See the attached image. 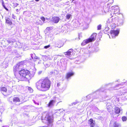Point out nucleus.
I'll use <instances>...</instances> for the list:
<instances>
[{
    "mask_svg": "<svg viewBox=\"0 0 127 127\" xmlns=\"http://www.w3.org/2000/svg\"><path fill=\"white\" fill-rule=\"evenodd\" d=\"M110 124L112 125V127H121V124L117 122L116 121H111Z\"/></svg>",
    "mask_w": 127,
    "mask_h": 127,
    "instance_id": "obj_6",
    "label": "nucleus"
},
{
    "mask_svg": "<svg viewBox=\"0 0 127 127\" xmlns=\"http://www.w3.org/2000/svg\"><path fill=\"white\" fill-rule=\"evenodd\" d=\"M73 26L75 28L77 27L78 26V25L76 22H74L73 24Z\"/></svg>",
    "mask_w": 127,
    "mask_h": 127,
    "instance_id": "obj_30",
    "label": "nucleus"
},
{
    "mask_svg": "<svg viewBox=\"0 0 127 127\" xmlns=\"http://www.w3.org/2000/svg\"><path fill=\"white\" fill-rule=\"evenodd\" d=\"M118 18L117 17H115L114 18H112L111 22L113 24H114V27L116 26V24H118Z\"/></svg>",
    "mask_w": 127,
    "mask_h": 127,
    "instance_id": "obj_10",
    "label": "nucleus"
},
{
    "mask_svg": "<svg viewBox=\"0 0 127 127\" xmlns=\"http://www.w3.org/2000/svg\"><path fill=\"white\" fill-rule=\"evenodd\" d=\"M58 72L57 70H54L50 72V74L54 75H57L58 73Z\"/></svg>",
    "mask_w": 127,
    "mask_h": 127,
    "instance_id": "obj_16",
    "label": "nucleus"
},
{
    "mask_svg": "<svg viewBox=\"0 0 127 127\" xmlns=\"http://www.w3.org/2000/svg\"><path fill=\"white\" fill-rule=\"evenodd\" d=\"M115 109L116 114H118L120 112L121 110L119 108L117 107H115Z\"/></svg>",
    "mask_w": 127,
    "mask_h": 127,
    "instance_id": "obj_18",
    "label": "nucleus"
},
{
    "mask_svg": "<svg viewBox=\"0 0 127 127\" xmlns=\"http://www.w3.org/2000/svg\"><path fill=\"white\" fill-rule=\"evenodd\" d=\"M58 99V98L57 97L55 98V100H51L49 103L48 104V106L50 107H51L53 106L54 104L55 103L57 102V100Z\"/></svg>",
    "mask_w": 127,
    "mask_h": 127,
    "instance_id": "obj_8",
    "label": "nucleus"
},
{
    "mask_svg": "<svg viewBox=\"0 0 127 127\" xmlns=\"http://www.w3.org/2000/svg\"><path fill=\"white\" fill-rule=\"evenodd\" d=\"M33 102L36 104L38 105H39V103L37 102H36L35 100H33Z\"/></svg>",
    "mask_w": 127,
    "mask_h": 127,
    "instance_id": "obj_33",
    "label": "nucleus"
},
{
    "mask_svg": "<svg viewBox=\"0 0 127 127\" xmlns=\"http://www.w3.org/2000/svg\"><path fill=\"white\" fill-rule=\"evenodd\" d=\"M117 81L118 82V80H117V81H116V82H117Z\"/></svg>",
    "mask_w": 127,
    "mask_h": 127,
    "instance_id": "obj_60",
    "label": "nucleus"
},
{
    "mask_svg": "<svg viewBox=\"0 0 127 127\" xmlns=\"http://www.w3.org/2000/svg\"><path fill=\"white\" fill-rule=\"evenodd\" d=\"M34 54L33 55L32 54H31V57L32 59H33L34 61H35V60L37 59V57H34V58H33V56H34Z\"/></svg>",
    "mask_w": 127,
    "mask_h": 127,
    "instance_id": "obj_25",
    "label": "nucleus"
},
{
    "mask_svg": "<svg viewBox=\"0 0 127 127\" xmlns=\"http://www.w3.org/2000/svg\"><path fill=\"white\" fill-rule=\"evenodd\" d=\"M112 25H111V26H112Z\"/></svg>",
    "mask_w": 127,
    "mask_h": 127,
    "instance_id": "obj_62",
    "label": "nucleus"
},
{
    "mask_svg": "<svg viewBox=\"0 0 127 127\" xmlns=\"http://www.w3.org/2000/svg\"><path fill=\"white\" fill-rule=\"evenodd\" d=\"M97 98V97H96L95 98Z\"/></svg>",
    "mask_w": 127,
    "mask_h": 127,
    "instance_id": "obj_59",
    "label": "nucleus"
},
{
    "mask_svg": "<svg viewBox=\"0 0 127 127\" xmlns=\"http://www.w3.org/2000/svg\"><path fill=\"white\" fill-rule=\"evenodd\" d=\"M42 116L43 117H45V119L47 120L49 123L52 122L53 120V116L48 113L47 112H43Z\"/></svg>",
    "mask_w": 127,
    "mask_h": 127,
    "instance_id": "obj_4",
    "label": "nucleus"
},
{
    "mask_svg": "<svg viewBox=\"0 0 127 127\" xmlns=\"http://www.w3.org/2000/svg\"><path fill=\"white\" fill-rule=\"evenodd\" d=\"M88 123L91 127H93L95 125V121L92 119H91L88 120Z\"/></svg>",
    "mask_w": 127,
    "mask_h": 127,
    "instance_id": "obj_9",
    "label": "nucleus"
},
{
    "mask_svg": "<svg viewBox=\"0 0 127 127\" xmlns=\"http://www.w3.org/2000/svg\"><path fill=\"white\" fill-rule=\"evenodd\" d=\"M48 31V30H47V31H46V30H45V32H48V31Z\"/></svg>",
    "mask_w": 127,
    "mask_h": 127,
    "instance_id": "obj_50",
    "label": "nucleus"
},
{
    "mask_svg": "<svg viewBox=\"0 0 127 127\" xmlns=\"http://www.w3.org/2000/svg\"><path fill=\"white\" fill-rule=\"evenodd\" d=\"M20 101L19 98L16 97H15L13 98V103L15 104L17 102H19Z\"/></svg>",
    "mask_w": 127,
    "mask_h": 127,
    "instance_id": "obj_15",
    "label": "nucleus"
},
{
    "mask_svg": "<svg viewBox=\"0 0 127 127\" xmlns=\"http://www.w3.org/2000/svg\"><path fill=\"white\" fill-rule=\"evenodd\" d=\"M42 71H39L38 72V75H40V74H41L42 73Z\"/></svg>",
    "mask_w": 127,
    "mask_h": 127,
    "instance_id": "obj_42",
    "label": "nucleus"
},
{
    "mask_svg": "<svg viewBox=\"0 0 127 127\" xmlns=\"http://www.w3.org/2000/svg\"><path fill=\"white\" fill-rule=\"evenodd\" d=\"M57 86L58 87H59V86H60V83H57Z\"/></svg>",
    "mask_w": 127,
    "mask_h": 127,
    "instance_id": "obj_47",
    "label": "nucleus"
},
{
    "mask_svg": "<svg viewBox=\"0 0 127 127\" xmlns=\"http://www.w3.org/2000/svg\"><path fill=\"white\" fill-rule=\"evenodd\" d=\"M12 17L13 18L15 19L16 18V17L13 14L12 15Z\"/></svg>",
    "mask_w": 127,
    "mask_h": 127,
    "instance_id": "obj_41",
    "label": "nucleus"
},
{
    "mask_svg": "<svg viewBox=\"0 0 127 127\" xmlns=\"http://www.w3.org/2000/svg\"><path fill=\"white\" fill-rule=\"evenodd\" d=\"M57 57H55L54 58V59L55 60V59H57Z\"/></svg>",
    "mask_w": 127,
    "mask_h": 127,
    "instance_id": "obj_53",
    "label": "nucleus"
},
{
    "mask_svg": "<svg viewBox=\"0 0 127 127\" xmlns=\"http://www.w3.org/2000/svg\"><path fill=\"white\" fill-rule=\"evenodd\" d=\"M60 19L59 18V17H55L52 18V20L54 23H57L59 22Z\"/></svg>",
    "mask_w": 127,
    "mask_h": 127,
    "instance_id": "obj_13",
    "label": "nucleus"
},
{
    "mask_svg": "<svg viewBox=\"0 0 127 127\" xmlns=\"http://www.w3.org/2000/svg\"><path fill=\"white\" fill-rule=\"evenodd\" d=\"M120 30L118 29L116 30H113L110 32L111 37L109 36L110 38H115L116 36L118 35L119 32Z\"/></svg>",
    "mask_w": 127,
    "mask_h": 127,
    "instance_id": "obj_5",
    "label": "nucleus"
},
{
    "mask_svg": "<svg viewBox=\"0 0 127 127\" xmlns=\"http://www.w3.org/2000/svg\"><path fill=\"white\" fill-rule=\"evenodd\" d=\"M45 67H48L49 66V65L48 64H46L45 65Z\"/></svg>",
    "mask_w": 127,
    "mask_h": 127,
    "instance_id": "obj_43",
    "label": "nucleus"
},
{
    "mask_svg": "<svg viewBox=\"0 0 127 127\" xmlns=\"http://www.w3.org/2000/svg\"><path fill=\"white\" fill-rule=\"evenodd\" d=\"M61 121H59L57 122V124H59L60 123V122H61Z\"/></svg>",
    "mask_w": 127,
    "mask_h": 127,
    "instance_id": "obj_45",
    "label": "nucleus"
},
{
    "mask_svg": "<svg viewBox=\"0 0 127 127\" xmlns=\"http://www.w3.org/2000/svg\"><path fill=\"white\" fill-rule=\"evenodd\" d=\"M116 6H112L111 7V9L112 10H114V9H115Z\"/></svg>",
    "mask_w": 127,
    "mask_h": 127,
    "instance_id": "obj_38",
    "label": "nucleus"
},
{
    "mask_svg": "<svg viewBox=\"0 0 127 127\" xmlns=\"http://www.w3.org/2000/svg\"><path fill=\"white\" fill-rule=\"evenodd\" d=\"M78 102H74L73 103H72L71 104V105H75L76 104H77Z\"/></svg>",
    "mask_w": 127,
    "mask_h": 127,
    "instance_id": "obj_36",
    "label": "nucleus"
},
{
    "mask_svg": "<svg viewBox=\"0 0 127 127\" xmlns=\"http://www.w3.org/2000/svg\"><path fill=\"white\" fill-rule=\"evenodd\" d=\"M12 4H13V6H14V7H17L19 5L18 3L15 2H13Z\"/></svg>",
    "mask_w": 127,
    "mask_h": 127,
    "instance_id": "obj_23",
    "label": "nucleus"
},
{
    "mask_svg": "<svg viewBox=\"0 0 127 127\" xmlns=\"http://www.w3.org/2000/svg\"><path fill=\"white\" fill-rule=\"evenodd\" d=\"M74 74V73L72 72L68 73L66 74V78L67 79H70V77L73 76Z\"/></svg>",
    "mask_w": 127,
    "mask_h": 127,
    "instance_id": "obj_14",
    "label": "nucleus"
},
{
    "mask_svg": "<svg viewBox=\"0 0 127 127\" xmlns=\"http://www.w3.org/2000/svg\"><path fill=\"white\" fill-rule=\"evenodd\" d=\"M104 91V89L103 88L101 87L100 89H98L96 91V93L98 92L100 93V92H103Z\"/></svg>",
    "mask_w": 127,
    "mask_h": 127,
    "instance_id": "obj_20",
    "label": "nucleus"
},
{
    "mask_svg": "<svg viewBox=\"0 0 127 127\" xmlns=\"http://www.w3.org/2000/svg\"><path fill=\"white\" fill-rule=\"evenodd\" d=\"M105 29H106V30H109L108 28H105Z\"/></svg>",
    "mask_w": 127,
    "mask_h": 127,
    "instance_id": "obj_52",
    "label": "nucleus"
},
{
    "mask_svg": "<svg viewBox=\"0 0 127 127\" xmlns=\"http://www.w3.org/2000/svg\"><path fill=\"white\" fill-rule=\"evenodd\" d=\"M90 95H88L87 96V97L88 98L90 96Z\"/></svg>",
    "mask_w": 127,
    "mask_h": 127,
    "instance_id": "obj_49",
    "label": "nucleus"
},
{
    "mask_svg": "<svg viewBox=\"0 0 127 127\" xmlns=\"http://www.w3.org/2000/svg\"><path fill=\"white\" fill-rule=\"evenodd\" d=\"M59 102H58V103H59Z\"/></svg>",
    "mask_w": 127,
    "mask_h": 127,
    "instance_id": "obj_63",
    "label": "nucleus"
},
{
    "mask_svg": "<svg viewBox=\"0 0 127 127\" xmlns=\"http://www.w3.org/2000/svg\"><path fill=\"white\" fill-rule=\"evenodd\" d=\"M126 83V82H122L121 83L119 84V85L120 86H122L124 85V84Z\"/></svg>",
    "mask_w": 127,
    "mask_h": 127,
    "instance_id": "obj_39",
    "label": "nucleus"
},
{
    "mask_svg": "<svg viewBox=\"0 0 127 127\" xmlns=\"http://www.w3.org/2000/svg\"><path fill=\"white\" fill-rule=\"evenodd\" d=\"M25 115V113H24V115Z\"/></svg>",
    "mask_w": 127,
    "mask_h": 127,
    "instance_id": "obj_64",
    "label": "nucleus"
},
{
    "mask_svg": "<svg viewBox=\"0 0 127 127\" xmlns=\"http://www.w3.org/2000/svg\"><path fill=\"white\" fill-rule=\"evenodd\" d=\"M48 31V30H47V31H46V30H45V32H48V31Z\"/></svg>",
    "mask_w": 127,
    "mask_h": 127,
    "instance_id": "obj_51",
    "label": "nucleus"
},
{
    "mask_svg": "<svg viewBox=\"0 0 127 127\" xmlns=\"http://www.w3.org/2000/svg\"><path fill=\"white\" fill-rule=\"evenodd\" d=\"M51 82L47 78L40 80L35 83L36 87L39 90L45 91L48 90L50 86Z\"/></svg>",
    "mask_w": 127,
    "mask_h": 127,
    "instance_id": "obj_2",
    "label": "nucleus"
},
{
    "mask_svg": "<svg viewBox=\"0 0 127 127\" xmlns=\"http://www.w3.org/2000/svg\"><path fill=\"white\" fill-rule=\"evenodd\" d=\"M119 86H120L119 85V84H117L116 85L115 87H113V88H112V89H114V90H115V88L116 87H119Z\"/></svg>",
    "mask_w": 127,
    "mask_h": 127,
    "instance_id": "obj_34",
    "label": "nucleus"
},
{
    "mask_svg": "<svg viewBox=\"0 0 127 127\" xmlns=\"http://www.w3.org/2000/svg\"><path fill=\"white\" fill-rule=\"evenodd\" d=\"M118 24L119 25H123L124 23V20L122 19L118 18Z\"/></svg>",
    "mask_w": 127,
    "mask_h": 127,
    "instance_id": "obj_17",
    "label": "nucleus"
},
{
    "mask_svg": "<svg viewBox=\"0 0 127 127\" xmlns=\"http://www.w3.org/2000/svg\"><path fill=\"white\" fill-rule=\"evenodd\" d=\"M28 90H29L31 92H32L33 91V90L30 87H29L28 88Z\"/></svg>",
    "mask_w": 127,
    "mask_h": 127,
    "instance_id": "obj_32",
    "label": "nucleus"
},
{
    "mask_svg": "<svg viewBox=\"0 0 127 127\" xmlns=\"http://www.w3.org/2000/svg\"><path fill=\"white\" fill-rule=\"evenodd\" d=\"M14 127H22L19 126V127L17 125H15L14 126Z\"/></svg>",
    "mask_w": 127,
    "mask_h": 127,
    "instance_id": "obj_44",
    "label": "nucleus"
},
{
    "mask_svg": "<svg viewBox=\"0 0 127 127\" xmlns=\"http://www.w3.org/2000/svg\"><path fill=\"white\" fill-rule=\"evenodd\" d=\"M26 115H28V114H26Z\"/></svg>",
    "mask_w": 127,
    "mask_h": 127,
    "instance_id": "obj_61",
    "label": "nucleus"
},
{
    "mask_svg": "<svg viewBox=\"0 0 127 127\" xmlns=\"http://www.w3.org/2000/svg\"><path fill=\"white\" fill-rule=\"evenodd\" d=\"M5 23L9 25H11L12 24V22L11 20L9 17H6Z\"/></svg>",
    "mask_w": 127,
    "mask_h": 127,
    "instance_id": "obj_12",
    "label": "nucleus"
},
{
    "mask_svg": "<svg viewBox=\"0 0 127 127\" xmlns=\"http://www.w3.org/2000/svg\"><path fill=\"white\" fill-rule=\"evenodd\" d=\"M122 119L123 121H125L127 120V118L125 116H123L122 117Z\"/></svg>",
    "mask_w": 127,
    "mask_h": 127,
    "instance_id": "obj_28",
    "label": "nucleus"
},
{
    "mask_svg": "<svg viewBox=\"0 0 127 127\" xmlns=\"http://www.w3.org/2000/svg\"><path fill=\"white\" fill-rule=\"evenodd\" d=\"M102 100H100V101H102Z\"/></svg>",
    "mask_w": 127,
    "mask_h": 127,
    "instance_id": "obj_56",
    "label": "nucleus"
},
{
    "mask_svg": "<svg viewBox=\"0 0 127 127\" xmlns=\"http://www.w3.org/2000/svg\"><path fill=\"white\" fill-rule=\"evenodd\" d=\"M50 28L49 27H47V28L46 29V31H47V30H48V31H49L50 30Z\"/></svg>",
    "mask_w": 127,
    "mask_h": 127,
    "instance_id": "obj_40",
    "label": "nucleus"
},
{
    "mask_svg": "<svg viewBox=\"0 0 127 127\" xmlns=\"http://www.w3.org/2000/svg\"><path fill=\"white\" fill-rule=\"evenodd\" d=\"M97 35L96 33H94L91 36L90 38L84 40L81 43L82 45H84L89 42H92L95 41L96 38V36Z\"/></svg>",
    "mask_w": 127,
    "mask_h": 127,
    "instance_id": "obj_3",
    "label": "nucleus"
},
{
    "mask_svg": "<svg viewBox=\"0 0 127 127\" xmlns=\"http://www.w3.org/2000/svg\"><path fill=\"white\" fill-rule=\"evenodd\" d=\"M113 84V83H110L108 84H106L105 85V87H106L107 86L110 85V86L112 85Z\"/></svg>",
    "mask_w": 127,
    "mask_h": 127,
    "instance_id": "obj_29",
    "label": "nucleus"
},
{
    "mask_svg": "<svg viewBox=\"0 0 127 127\" xmlns=\"http://www.w3.org/2000/svg\"><path fill=\"white\" fill-rule=\"evenodd\" d=\"M50 45H48L46 46H45L44 47V48H45V49H47V48H49V47H50Z\"/></svg>",
    "mask_w": 127,
    "mask_h": 127,
    "instance_id": "obj_37",
    "label": "nucleus"
},
{
    "mask_svg": "<svg viewBox=\"0 0 127 127\" xmlns=\"http://www.w3.org/2000/svg\"><path fill=\"white\" fill-rule=\"evenodd\" d=\"M20 9L19 10L18 9H16V11L17 12H18L20 10Z\"/></svg>",
    "mask_w": 127,
    "mask_h": 127,
    "instance_id": "obj_48",
    "label": "nucleus"
},
{
    "mask_svg": "<svg viewBox=\"0 0 127 127\" xmlns=\"http://www.w3.org/2000/svg\"><path fill=\"white\" fill-rule=\"evenodd\" d=\"M119 7L118 6H116L115 9H114V11H113V12H112L111 15L112 16L113 14L114 15V13L115 14L119 13Z\"/></svg>",
    "mask_w": 127,
    "mask_h": 127,
    "instance_id": "obj_11",
    "label": "nucleus"
},
{
    "mask_svg": "<svg viewBox=\"0 0 127 127\" xmlns=\"http://www.w3.org/2000/svg\"><path fill=\"white\" fill-rule=\"evenodd\" d=\"M61 110V109H60V110H58V111H60Z\"/></svg>",
    "mask_w": 127,
    "mask_h": 127,
    "instance_id": "obj_58",
    "label": "nucleus"
},
{
    "mask_svg": "<svg viewBox=\"0 0 127 127\" xmlns=\"http://www.w3.org/2000/svg\"><path fill=\"white\" fill-rule=\"evenodd\" d=\"M41 19L43 22H44L45 21V19L43 17H41Z\"/></svg>",
    "mask_w": 127,
    "mask_h": 127,
    "instance_id": "obj_35",
    "label": "nucleus"
},
{
    "mask_svg": "<svg viewBox=\"0 0 127 127\" xmlns=\"http://www.w3.org/2000/svg\"><path fill=\"white\" fill-rule=\"evenodd\" d=\"M70 18H71V14H69L67 15L66 16L67 19H69Z\"/></svg>",
    "mask_w": 127,
    "mask_h": 127,
    "instance_id": "obj_27",
    "label": "nucleus"
},
{
    "mask_svg": "<svg viewBox=\"0 0 127 127\" xmlns=\"http://www.w3.org/2000/svg\"><path fill=\"white\" fill-rule=\"evenodd\" d=\"M23 62L21 61L13 67V71L16 77L20 80L27 81L33 77L35 73V71L31 70L30 72L28 70L24 69L20 70L23 67Z\"/></svg>",
    "mask_w": 127,
    "mask_h": 127,
    "instance_id": "obj_1",
    "label": "nucleus"
},
{
    "mask_svg": "<svg viewBox=\"0 0 127 127\" xmlns=\"http://www.w3.org/2000/svg\"><path fill=\"white\" fill-rule=\"evenodd\" d=\"M100 97H101V96H99L98 97L99 98H100Z\"/></svg>",
    "mask_w": 127,
    "mask_h": 127,
    "instance_id": "obj_55",
    "label": "nucleus"
},
{
    "mask_svg": "<svg viewBox=\"0 0 127 127\" xmlns=\"http://www.w3.org/2000/svg\"><path fill=\"white\" fill-rule=\"evenodd\" d=\"M74 0H72V2H73V1Z\"/></svg>",
    "mask_w": 127,
    "mask_h": 127,
    "instance_id": "obj_57",
    "label": "nucleus"
},
{
    "mask_svg": "<svg viewBox=\"0 0 127 127\" xmlns=\"http://www.w3.org/2000/svg\"><path fill=\"white\" fill-rule=\"evenodd\" d=\"M73 51V50L71 49L69 50L67 52L64 53L65 55L67 57H71L72 55V53Z\"/></svg>",
    "mask_w": 127,
    "mask_h": 127,
    "instance_id": "obj_7",
    "label": "nucleus"
},
{
    "mask_svg": "<svg viewBox=\"0 0 127 127\" xmlns=\"http://www.w3.org/2000/svg\"><path fill=\"white\" fill-rule=\"evenodd\" d=\"M7 41L9 43H13L15 41V40L12 38H9L7 40Z\"/></svg>",
    "mask_w": 127,
    "mask_h": 127,
    "instance_id": "obj_19",
    "label": "nucleus"
},
{
    "mask_svg": "<svg viewBox=\"0 0 127 127\" xmlns=\"http://www.w3.org/2000/svg\"><path fill=\"white\" fill-rule=\"evenodd\" d=\"M107 109H109L110 108H111V106L110 103H107Z\"/></svg>",
    "mask_w": 127,
    "mask_h": 127,
    "instance_id": "obj_22",
    "label": "nucleus"
},
{
    "mask_svg": "<svg viewBox=\"0 0 127 127\" xmlns=\"http://www.w3.org/2000/svg\"><path fill=\"white\" fill-rule=\"evenodd\" d=\"M2 127H9V126H2Z\"/></svg>",
    "mask_w": 127,
    "mask_h": 127,
    "instance_id": "obj_46",
    "label": "nucleus"
},
{
    "mask_svg": "<svg viewBox=\"0 0 127 127\" xmlns=\"http://www.w3.org/2000/svg\"><path fill=\"white\" fill-rule=\"evenodd\" d=\"M2 5L3 6L4 8L7 11H8V9L5 6V4H4V2L3 1L2 2Z\"/></svg>",
    "mask_w": 127,
    "mask_h": 127,
    "instance_id": "obj_26",
    "label": "nucleus"
},
{
    "mask_svg": "<svg viewBox=\"0 0 127 127\" xmlns=\"http://www.w3.org/2000/svg\"><path fill=\"white\" fill-rule=\"evenodd\" d=\"M97 30H100L101 29V25H98L97 26Z\"/></svg>",
    "mask_w": 127,
    "mask_h": 127,
    "instance_id": "obj_31",
    "label": "nucleus"
},
{
    "mask_svg": "<svg viewBox=\"0 0 127 127\" xmlns=\"http://www.w3.org/2000/svg\"><path fill=\"white\" fill-rule=\"evenodd\" d=\"M111 2H109L107 4V8H110V5L111 3H112L113 2V0H111Z\"/></svg>",
    "mask_w": 127,
    "mask_h": 127,
    "instance_id": "obj_24",
    "label": "nucleus"
},
{
    "mask_svg": "<svg viewBox=\"0 0 127 127\" xmlns=\"http://www.w3.org/2000/svg\"><path fill=\"white\" fill-rule=\"evenodd\" d=\"M35 0L36 1H38L39 0Z\"/></svg>",
    "mask_w": 127,
    "mask_h": 127,
    "instance_id": "obj_54",
    "label": "nucleus"
},
{
    "mask_svg": "<svg viewBox=\"0 0 127 127\" xmlns=\"http://www.w3.org/2000/svg\"><path fill=\"white\" fill-rule=\"evenodd\" d=\"M1 91L4 92H6L7 91L6 88L4 87H2L0 89Z\"/></svg>",
    "mask_w": 127,
    "mask_h": 127,
    "instance_id": "obj_21",
    "label": "nucleus"
}]
</instances>
